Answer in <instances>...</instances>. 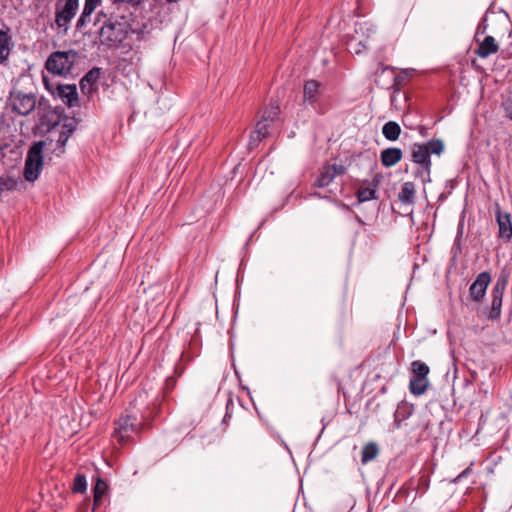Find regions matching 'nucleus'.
I'll use <instances>...</instances> for the list:
<instances>
[{
    "mask_svg": "<svg viewBox=\"0 0 512 512\" xmlns=\"http://www.w3.org/2000/svg\"><path fill=\"white\" fill-rule=\"evenodd\" d=\"M445 150L443 140L433 138L426 143H413L410 146V158L416 165L413 171L415 179H420L423 184L431 181V155L440 156Z\"/></svg>",
    "mask_w": 512,
    "mask_h": 512,
    "instance_id": "nucleus-1",
    "label": "nucleus"
},
{
    "mask_svg": "<svg viewBox=\"0 0 512 512\" xmlns=\"http://www.w3.org/2000/svg\"><path fill=\"white\" fill-rule=\"evenodd\" d=\"M148 417L145 414L137 416L135 412H130L125 417L120 418L116 422L115 437L121 443H126L129 440H133V435L138 434L141 430L150 427L147 422Z\"/></svg>",
    "mask_w": 512,
    "mask_h": 512,
    "instance_id": "nucleus-2",
    "label": "nucleus"
},
{
    "mask_svg": "<svg viewBox=\"0 0 512 512\" xmlns=\"http://www.w3.org/2000/svg\"><path fill=\"white\" fill-rule=\"evenodd\" d=\"M78 58V54L74 50L53 52L47 59L46 69L58 76H67Z\"/></svg>",
    "mask_w": 512,
    "mask_h": 512,
    "instance_id": "nucleus-3",
    "label": "nucleus"
},
{
    "mask_svg": "<svg viewBox=\"0 0 512 512\" xmlns=\"http://www.w3.org/2000/svg\"><path fill=\"white\" fill-rule=\"evenodd\" d=\"M509 275L501 272L491 290V304L484 309L489 320L495 321L501 317L503 295L508 284Z\"/></svg>",
    "mask_w": 512,
    "mask_h": 512,
    "instance_id": "nucleus-4",
    "label": "nucleus"
},
{
    "mask_svg": "<svg viewBox=\"0 0 512 512\" xmlns=\"http://www.w3.org/2000/svg\"><path fill=\"white\" fill-rule=\"evenodd\" d=\"M128 24L126 22L109 21L98 31V38L101 43L109 47L117 46L127 37Z\"/></svg>",
    "mask_w": 512,
    "mask_h": 512,
    "instance_id": "nucleus-5",
    "label": "nucleus"
},
{
    "mask_svg": "<svg viewBox=\"0 0 512 512\" xmlns=\"http://www.w3.org/2000/svg\"><path fill=\"white\" fill-rule=\"evenodd\" d=\"M45 142L35 143L28 151L25 160L24 177L27 181H35L43 166L42 148Z\"/></svg>",
    "mask_w": 512,
    "mask_h": 512,
    "instance_id": "nucleus-6",
    "label": "nucleus"
},
{
    "mask_svg": "<svg viewBox=\"0 0 512 512\" xmlns=\"http://www.w3.org/2000/svg\"><path fill=\"white\" fill-rule=\"evenodd\" d=\"M44 83L47 89L55 96L60 98L63 103L68 105L69 107H73L78 102V93L76 89V85L69 84H57L55 87H51L46 78L43 77Z\"/></svg>",
    "mask_w": 512,
    "mask_h": 512,
    "instance_id": "nucleus-7",
    "label": "nucleus"
},
{
    "mask_svg": "<svg viewBox=\"0 0 512 512\" xmlns=\"http://www.w3.org/2000/svg\"><path fill=\"white\" fill-rule=\"evenodd\" d=\"M10 101L13 111L23 116L33 111L36 105V98L32 94H13Z\"/></svg>",
    "mask_w": 512,
    "mask_h": 512,
    "instance_id": "nucleus-8",
    "label": "nucleus"
},
{
    "mask_svg": "<svg viewBox=\"0 0 512 512\" xmlns=\"http://www.w3.org/2000/svg\"><path fill=\"white\" fill-rule=\"evenodd\" d=\"M491 282V275L487 271H483L474 280L469 288V296L474 302H481L486 294L488 285Z\"/></svg>",
    "mask_w": 512,
    "mask_h": 512,
    "instance_id": "nucleus-9",
    "label": "nucleus"
},
{
    "mask_svg": "<svg viewBox=\"0 0 512 512\" xmlns=\"http://www.w3.org/2000/svg\"><path fill=\"white\" fill-rule=\"evenodd\" d=\"M346 172V168L343 165H327L323 168L320 175L314 182V186L323 188L328 186L336 176L343 175Z\"/></svg>",
    "mask_w": 512,
    "mask_h": 512,
    "instance_id": "nucleus-10",
    "label": "nucleus"
},
{
    "mask_svg": "<svg viewBox=\"0 0 512 512\" xmlns=\"http://www.w3.org/2000/svg\"><path fill=\"white\" fill-rule=\"evenodd\" d=\"M496 220L499 226V237L509 241L512 237L511 216L507 212H502L497 205Z\"/></svg>",
    "mask_w": 512,
    "mask_h": 512,
    "instance_id": "nucleus-11",
    "label": "nucleus"
},
{
    "mask_svg": "<svg viewBox=\"0 0 512 512\" xmlns=\"http://www.w3.org/2000/svg\"><path fill=\"white\" fill-rule=\"evenodd\" d=\"M78 7V0H67L62 11L56 13V24L59 27L66 26L73 16Z\"/></svg>",
    "mask_w": 512,
    "mask_h": 512,
    "instance_id": "nucleus-12",
    "label": "nucleus"
},
{
    "mask_svg": "<svg viewBox=\"0 0 512 512\" xmlns=\"http://www.w3.org/2000/svg\"><path fill=\"white\" fill-rule=\"evenodd\" d=\"M499 45L496 43L493 36H486L482 42L479 43L475 50L476 55L480 58H487L491 54L497 53Z\"/></svg>",
    "mask_w": 512,
    "mask_h": 512,
    "instance_id": "nucleus-13",
    "label": "nucleus"
},
{
    "mask_svg": "<svg viewBox=\"0 0 512 512\" xmlns=\"http://www.w3.org/2000/svg\"><path fill=\"white\" fill-rule=\"evenodd\" d=\"M403 153L400 148L390 147L384 149L380 154L381 163L385 167H392L402 159Z\"/></svg>",
    "mask_w": 512,
    "mask_h": 512,
    "instance_id": "nucleus-14",
    "label": "nucleus"
},
{
    "mask_svg": "<svg viewBox=\"0 0 512 512\" xmlns=\"http://www.w3.org/2000/svg\"><path fill=\"white\" fill-rule=\"evenodd\" d=\"M9 29L5 24L0 27V63L5 61L11 50Z\"/></svg>",
    "mask_w": 512,
    "mask_h": 512,
    "instance_id": "nucleus-15",
    "label": "nucleus"
},
{
    "mask_svg": "<svg viewBox=\"0 0 512 512\" xmlns=\"http://www.w3.org/2000/svg\"><path fill=\"white\" fill-rule=\"evenodd\" d=\"M319 83L315 80L306 81L303 88L304 101L313 105L317 101Z\"/></svg>",
    "mask_w": 512,
    "mask_h": 512,
    "instance_id": "nucleus-16",
    "label": "nucleus"
},
{
    "mask_svg": "<svg viewBox=\"0 0 512 512\" xmlns=\"http://www.w3.org/2000/svg\"><path fill=\"white\" fill-rule=\"evenodd\" d=\"M415 185L413 182H405L398 194V199L403 204L412 205L415 202Z\"/></svg>",
    "mask_w": 512,
    "mask_h": 512,
    "instance_id": "nucleus-17",
    "label": "nucleus"
},
{
    "mask_svg": "<svg viewBox=\"0 0 512 512\" xmlns=\"http://www.w3.org/2000/svg\"><path fill=\"white\" fill-rule=\"evenodd\" d=\"M429 386L428 378L413 376L410 379L409 390L411 394L420 396L424 394Z\"/></svg>",
    "mask_w": 512,
    "mask_h": 512,
    "instance_id": "nucleus-18",
    "label": "nucleus"
},
{
    "mask_svg": "<svg viewBox=\"0 0 512 512\" xmlns=\"http://www.w3.org/2000/svg\"><path fill=\"white\" fill-rule=\"evenodd\" d=\"M96 83V68H92L80 81V90L83 94L90 95L94 91Z\"/></svg>",
    "mask_w": 512,
    "mask_h": 512,
    "instance_id": "nucleus-19",
    "label": "nucleus"
},
{
    "mask_svg": "<svg viewBox=\"0 0 512 512\" xmlns=\"http://www.w3.org/2000/svg\"><path fill=\"white\" fill-rule=\"evenodd\" d=\"M401 133L400 125L395 121H389L382 127L383 136L389 141H396Z\"/></svg>",
    "mask_w": 512,
    "mask_h": 512,
    "instance_id": "nucleus-20",
    "label": "nucleus"
},
{
    "mask_svg": "<svg viewBox=\"0 0 512 512\" xmlns=\"http://www.w3.org/2000/svg\"><path fill=\"white\" fill-rule=\"evenodd\" d=\"M280 115V107L276 103H270L264 110L261 112V120L273 124Z\"/></svg>",
    "mask_w": 512,
    "mask_h": 512,
    "instance_id": "nucleus-21",
    "label": "nucleus"
},
{
    "mask_svg": "<svg viewBox=\"0 0 512 512\" xmlns=\"http://www.w3.org/2000/svg\"><path fill=\"white\" fill-rule=\"evenodd\" d=\"M379 454V447L375 442L367 443L361 453V462L362 464H367L368 462L374 460Z\"/></svg>",
    "mask_w": 512,
    "mask_h": 512,
    "instance_id": "nucleus-22",
    "label": "nucleus"
},
{
    "mask_svg": "<svg viewBox=\"0 0 512 512\" xmlns=\"http://www.w3.org/2000/svg\"><path fill=\"white\" fill-rule=\"evenodd\" d=\"M74 128L72 124H65L61 127V130L59 131V135L57 138V143L59 145V152L57 155H61L64 152V147L66 145V142L68 141L69 137L73 133Z\"/></svg>",
    "mask_w": 512,
    "mask_h": 512,
    "instance_id": "nucleus-23",
    "label": "nucleus"
},
{
    "mask_svg": "<svg viewBox=\"0 0 512 512\" xmlns=\"http://www.w3.org/2000/svg\"><path fill=\"white\" fill-rule=\"evenodd\" d=\"M96 8V0H86L82 15L80 16L78 22H77V28L80 29L83 27L86 23L87 18L90 17L92 12Z\"/></svg>",
    "mask_w": 512,
    "mask_h": 512,
    "instance_id": "nucleus-24",
    "label": "nucleus"
},
{
    "mask_svg": "<svg viewBox=\"0 0 512 512\" xmlns=\"http://www.w3.org/2000/svg\"><path fill=\"white\" fill-rule=\"evenodd\" d=\"M411 370L413 376L427 378L430 369L427 364L420 360H415L411 363Z\"/></svg>",
    "mask_w": 512,
    "mask_h": 512,
    "instance_id": "nucleus-25",
    "label": "nucleus"
},
{
    "mask_svg": "<svg viewBox=\"0 0 512 512\" xmlns=\"http://www.w3.org/2000/svg\"><path fill=\"white\" fill-rule=\"evenodd\" d=\"M87 490V479L86 476L82 473H77L73 485H72V492L73 493H79L83 494Z\"/></svg>",
    "mask_w": 512,
    "mask_h": 512,
    "instance_id": "nucleus-26",
    "label": "nucleus"
},
{
    "mask_svg": "<svg viewBox=\"0 0 512 512\" xmlns=\"http://www.w3.org/2000/svg\"><path fill=\"white\" fill-rule=\"evenodd\" d=\"M376 185L373 187H361L357 191V199L359 202H365L372 199H375L376 196Z\"/></svg>",
    "mask_w": 512,
    "mask_h": 512,
    "instance_id": "nucleus-27",
    "label": "nucleus"
},
{
    "mask_svg": "<svg viewBox=\"0 0 512 512\" xmlns=\"http://www.w3.org/2000/svg\"><path fill=\"white\" fill-rule=\"evenodd\" d=\"M379 71H381L382 74L389 72L392 78V85L391 87L395 89V91H399V80L400 77L398 75L394 74V69L390 66H384L382 63H379L377 70L375 71V74L378 75Z\"/></svg>",
    "mask_w": 512,
    "mask_h": 512,
    "instance_id": "nucleus-28",
    "label": "nucleus"
},
{
    "mask_svg": "<svg viewBox=\"0 0 512 512\" xmlns=\"http://www.w3.org/2000/svg\"><path fill=\"white\" fill-rule=\"evenodd\" d=\"M271 126V124L260 119L257 121L254 131L263 138H267L270 135Z\"/></svg>",
    "mask_w": 512,
    "mask_h": 512,
    "instance_id": "nucleus-29",
    "label": "nucleus"
},
{
    "mask_svg": "<svg viewBox=\"0 0 512 512\" xmlns=\"http://www.w3.org/2000/svg\"><path fill=\"white\" fill-rule=\"evenodd\" d=\"M349 49L352 53L360 54L367 49V45L362 41H351L349 43Z\"/></svg>",
    "mask_w": 512,
    "mask_h": 512,
    "instance_id": "nucleus-30",
    "label": "nucleus"
},
{
    "mask_svg": "<svg viewBox=\"0 0 512 512\" xmlns=\"http://www.w3.org/2000/svg\"><path fill=\"white\" fill-rule=\"evenodd\" d=\"M263 139H264V138H263L261 135L257 134V133L253 130V131L251 132V134H250V139H249V144H248L249 148H250V149H253V148L257 147V146H258V144H259Z\"/></svg>",
    "mask_w": 512,
    "mask_h": 512,
    "instance_id": "nucleus-31",
    "label": "nucleus"
},
{
    "mask_svg": "<svg viewBox=\"0 0 512 512\" xmlns=\"http://www.w3.org/2000/svg\"><path fill=\"white\" fill-rule=\"evenodd\" d=\"M502 107L505 111L506 117L512 120V95L503 101Z\"/></svg>",
    "mask_w": 512,
    "mask_h": 512,
    "instance_id": "nucleus-32",
    "label": "nucleus"
},
{
    "mask_svg": "<svg viewBox=\"0 0 512 512\" xmlns=\"http://www.w3.org/2000/svg\"><path fill=\"white\" fill-rule=\"evenodd\" d=\"M108 490L107 483L102 480L100 477H98V504L100 503L101 498L106 495V492Z\"/></svg>",
    "mask_w": 512,
    "mask_h": 512,
    "instance_id": "nucleus-33",
    "label": "nucleus"
},
{
    "mask_svg": "<svg viewBox=\"0 0 512 512\" xmlns=\"http://www.w3.org/2000/svg\"><path fill=\"white\" fill-rule=\"evenodd\" d=\"M175 385H176V379L173 377H168L165 381V390L171 391L174 389Z\"/></svg>",
    "mask_w": 512,
    "mask_h": 512,
    "instance_id": "nucleus-34",
    "label": "nucleus"
},
{
    "mask_svg": "<svg viewBox=\"0 0 512 512\" xmlns=\"http://www.w3.org/2000/svg\"><path fill=\"white\" fill-rule=\"evenodd\" d=\"M91 491L93 493L92 512H94L96 510V485H92Z\"/></svg>",
    "mask_w": 512,
    "mask_h": 512,
    "instance_id": "nucleus-35",
    "label": "nucleus"
},
{
    "mask_svg": "<svg viewBox=\"0 0 512 512\" xmlns=\"http://www.w3.org/2000/svg\"><path fill=\"white\" fill-rule=\"evenodd\" d=\"M114 3H134L139 4L141 0H113Z\"/></svg>",
    "mask_w": 512,
    "mask_h": 512,
    "instance_id": "nucleus-36",
    "label": "nucleus"
},
{
    "mask_svg": "<svg viewBox=\"0 0 512 512\" xmlns=\"http://www.w3.org/2000/svg\"><path fill=\"white\" fill-rule=\"evenodd\" d=\"M419 132H420V134H421L422 136H426V135H427L426 128H424V127H421Z\"/></svg>",
    "mask_w": 512,
    "mask_h": 512,
    "instance_id": "nucleus-37",
    "label": "nucleus"
},
{
    "mask_svg": "<svg viewBox=\"0 0 512 512\" xmlns=\"http://www.w3.org/2000/svg\"><path fill=\"white\" fill-rule=\"evenodd\" d=\"M468 472H469V469L464 470V471L459 475V477H464V476H466Z\"/></svg>",
    "mask_w": 512,
    "mask_h": 512,
    "instance_id": "nucleus-38",
    "label": "nucleus"
},
{
    "mask_svg": "<svg viewBox=\"0 0 512 512\" xmlns=\"http://www.w3.org/2000/svg\"><path fill=\"white\" fill-rule=\"evenodd\" d=\"M97 72H98V78H99V77H100V73H101V69H100V68H98V69H97Z\"/></svg>",
    "mask_w": 512,
    "mask_h": 512,
    "instance_id": "nucleus-39",
    "label": "nucleus"
},
{
    "mask_svg": "<svg viewBox=\"0 0 512 512\" xmlns=\"http://www.w3.org/2000/svg\"><path fill=\"white\" fill-rule=\"evenodd\" d=\"M228 417H229V416H228V414H226V415L224 416V422L226 421V419H227Z\"/></svg>",
    "mask_w": 512,
    "mask_h": 512,
    "instance_id": "nucleus-40",
    "label": "nucleus"
},
{
    "mask_svg": "<svg viewBox=\"0 0 512 512\" xmlns=\"http://www.w3.org/2000/svg\"><path fill=\"white\" fill-rule=\"evenodd\" d=\"M100 3V0H98V4Z\"/></svg>",
    "mask_w": 512,
    "mask_h": 512,
    "instance_id": "nucleus-41",
    "label": "nucleus"
}]
</instances>
